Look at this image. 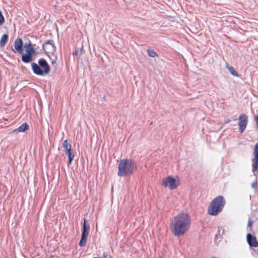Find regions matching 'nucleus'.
Masks as SVG:
<instances>
[{"mask_svg":"<svg viewBox=\"0 0 258 258\" xmlns=\"http://www.w3.org/2000/svg\"><path fill=\"white\" fill-rule=\"evenodd\" d=\"M256 184H257V182H255L252 183V187L253 188L255 187H256Z\"/></svg>","mask_w":258,"mask_h":258,"instance_id":"25","label":"nucleus"},{"mask_svg":"<svg viewBox=\"0 0 258 258\" xmlns=\"http://www.w3.org/2000/svg\"><path fill=\"white\" fill-rule=\"evenodd\" d=\"M42 48L46 53H52L56 50V47L52 40H46L42 45Z\"/></svg>","mask_w":258,"mask_h":258,"instance_id":"6","label":"nucleus"},{"mask_svg":"<svg viewBox=\"0 0 258 258\" xmlns=\"http://www.w3.org/2000/svg\"><path fill=\"white\" fill-rule=\"evenodd\" d=\"M52 64H53V63H55V61H52Z\"/></svg>","mask_w":258,"mask_h":258,"instance_id":"26","label":"nucleus"},{"mask_svg":"<svg viewBox=\"0 0 258 258\" xmlns=\"http://www.w3.org/2000/svg\"><path fill=\"white\" fill-rule=\"evenodd\" d=\"M252 166L253 169L257 170L258 173V163L256 165V160H255L254 163L252 164Z\"/></svg>","mask_w":258,"mask_h":258,"instance_id":"22","label":"nucleus"},{"mask_svg":"<svg viewBox=\"0 0 258 258\" xmlns=\"http://www.w3.org/2000/svg\"><path fill=\"white\" fill-rule=\"evenodd\" d=\"M22 60L25 63H29L33 60V54L30 53H27L22 54Z\"/></svg>","mask_w":258,"mask_h":258,"instance_id":"10","label":"nucleus"},{"mask_svg":"<svg viewBox=\"0 0 258 258\" xmlns=\"http://www.w3.org/2000/svg\"><path fill=\"white\" fill-rule=\"evenodd\" d=\"M211 258H217L216 256H213Z\"/></svg>","mask_w":258,"mask_h":258,"instance_id":"28","label":"nucleus"},{"mask_svg":"<svg viewBox=\"0 0 258 258\" xmlns=\"http://www.w3.org/2000/svg\"><path fill=\"white\" fill-rule=\"evenodd\" d=\"M31 66L33 73L37 75L43 76L50 72V66L43 58L38 60V64L32 63Z\"/></svg>","mask_w":258,"mask_h":258,"instance_id":"4","label":"nucleus"},{"mask_svg":"<svg viewBox=\"0 0 258 258\" xmlns=\"http://www.w3.org/2000/svg\"><path fill=\"white\" fill-rule=\"evenodd\" d=\"M247 243L250 247H256L258 246V242L256 240L255 236L251 234H247L246 236Z\"/></svg>","mask_w":258,"mask_h":258,"instance_id":"9","label":"nucleus"},{"mask_svg":"<svg viewBox=\"0 0 258 258\" xmlns=\"http://www.w3.org/2000/svg\"><path fill=\"white\" fill-rule=\"evenodd\" d=\"M65 153L68 157V163L70 164L73 160L74 154L72 152V150H68V151L65 152Z\"/></svg>","mask_w":258,"mask_h":258,"instance_id":"17","label":"nucleus"},{"mask_svg":"<svg viewBox=\"0 0 258 258\" xmlns=\"http://www.w3.org/2000/svg\"><path fill=\"white\" fill-rule=\"evenodd\" d=\"M5 22V18L3 15V14L0 10V26H2Z\"/></svg>","mask_w":258,"mask_h":258,"instance_id":"21","label":"nucleus"},{"mask_svg":"<svg viewBox=\"0 0 258 258\" xmlns=\"http://www.w3.org/2000/svg\"><path fill=\"white\" fill-rule=\"evenodd\" d=\"M93 258H98V257H93Z\"/></svg>","mask_w":258,"mask_h":258,"instance_id":"29","label":"nucleus"},{"mask_svg":"<svg viewBox=\"0 0 258 258\" xmlns=\"http://www.w3.org/2000/svg\"><path fill=\"white\" fill-rule=\"evenodd\" d=\"M253 155L255 160H256V164L258 163V143H256L254 146L253 150Z\"/></svg>","mask_w":258,"mask_h":258,"instance_id":"18","label":"nucleus"},{"mask_svg":"<svg viewBox=\"0 0 258 258\" xmlns=\"http://www.w3.org/2000/svg\"><path fill=\"white\" fill-rule=\"evenodd\" d=\"M226 67L229 70V71L230 72L232 75L237 77H238L239 76V75L236 71H235L234 68L231 66H230L228 64V63H226Z\"/></svg>","mask_w":258,"mask_h":258,"instance_id":"15","label":"nucleus"},{"mask_svg":"<svg viewBox=\"0 0 258 258\" xmlns=\"http://www.w3.org/2000/svg\"><path fill=\"white\" fill-rule=\"evenodd\" d=\"M136 168L134 161L128 159H120L118 165L117 175L120 177L130 176Z\"/></svg>","mask_w":258,"mask_h":258,"instance_id":"2","label":"nucleus"},{"mask_svg":"<svg viewBox=\"0 0 258 258\" xmlns=\"http://www.w3.org/2000/svg\"><path fill=\"white\" fill-rule=\"evenodd\" d=\"M15 48H13V46H11L12 50L16 53V51L19 52L20 54L23 53V42L21 38H17L15 41L14 44Z\"/></svg>","mask_w":258,"mask_h":258,"instance_id":"7","label":"nucleus"},{"mask_svg":"<svg viewBox=\"0 0 258 258\" xmlns=\"http://www.w3.org/2000/svg\"><path fill=\"white\" fill-rule=\"evenodd\" d=\"M29 128V125L27 123H24L17 128L13 130V132H24Z\"/></svg>","mask_w":258,"mask_h":258,"instance_id":"13","label":"nucleus"},{"mask_svg":"<svg viewBox=\"0 0 258 258\" xmlns=\"http://www.w3.org/2000/svg\"><path fill=\"white\" fill-rule=\"evenodd\" d=\"M232 120L235 121L236 120V118H230V119H228L226 120H225V123H228L231 122Z\"/></svg>","mask_w":258,"mask_h":258,"instance_id":"23","label":"nucleus"},{"mask_svg":"<svg viewBox=\"0 0 258 258\" xmlns=\"http://www.w3.org/2000/svg\"><path fill=\"white\" fill-rule=\"evenodd\" d=\"M9 36L8 34H5L2 35L0 40V46L3 47L6 45V43L8 41Z\"/></svg>","mask_w":258,"mask_h":258,"instance_id":"14","label":"nucleus"},{"mask_svg":"<svg viewBox=\"0 0 258 258\" xmlns=\"http://www.w3.org/2000/svg\"><path fill=\"white\" fill-rule=\"evenodd\" d=\"M190 218L186 213H180L175 216L173 220L172 231L175 236L183 235L189 229Z\"/></svg>","mask_w":258,"mask_h":258,"instance_id":"1","label":"nucleus"},{"mask_svg":"<svg viewBox=\"0 0 258 258\" xmlns=\"http://www.w3.org/2000/svg\"><path fill=\"white\" fill-rule=\"evenodd\" d=\"M109 258H112V257H109Z\"/></svg>","mask_w":258,"mask_h":258,"instance_id":"30","label":"nucleus"},{"mask_svg":"<svg viewBox=\"0 0 258 258\" xmlns=\"http://www.w3.org/2000/svg\"><path fill=\"white\" fill-rule=\"evenodd\" d=\"M88 236V235L81 234V238L79 243L80 246L83 247L86 245Z\"/></svg>","mask_w":258,"mask_h":258,"instance_id":"16","label":"nucleus"},{"mask_svg":"<svg viewBox=\"0 0 258 258\" xmlns=\"http://www.w3.org/2000/svg\"><path fill=\"white\" fill-rule=\"evenodd\" d=\"M147 51L148 55L150 57H155L158 56L157 52L153 49H148Z\"/></svg>","mask_w":258,"mask_h":258,"instance_id":"20","label":"nucleus"},{"mask_svg":"<svg viewBox=\"0 0 258 258\" xmlns=\"http://www.w3.org/2000/svg\"><path fill=\"white\" fill-rule=\"evenodd\" d=\"M24 47L26 49V51L27 53H30L32 54L35 53V49L33 48L30 41H29L28 42H26L24 44Z\"/></svg>","mask_w":258,"mask_h":258,"instance_id":"11","label":"nucleus"},{"mask_svg":"<svg viewBox=\"0 0 258 258\" xmlns=\"http://www.w3.org/2000/svg\"><path fill=\"white\" fill-rule=\"evenodd\" d=\"M247 123V116L244 114L239 115L238 125L239 127V132L242 133L245 129Z\"/></svg>","mask_w":258,"mask_h":258,"instance_id":"8","label":"nucleus"},{"mask_svg":"<svg viewBox=\"0 0 258 258\" xmlns=\"http://www.w3.org/2000/svg\"><path fill=\"white\" fill-rule=\"evenodd\" d=\"M225 202L223 196H219L214 199L209 206L208 213L212 216H216L220 213L224 206Z\"/></svg>","mask_w":258,"mask_h":258,"instance_id":"3","label":"nucleus"},{"mask_svg":"<svg viewBox=\"0 0 258 258\" xmlns=\"http://www.w3.org/2000/svg\"><path fill=\"white\" fill-rule=\"evenodd\" d=\"M252 225V222L250 220H248V223H247V227H250Z\"/></svg>","mask_w":258,"mask_h":258,"instance_id":"24","label":"nucleus"},{"mask_svg":"<svg viewBox=\"0 0 258 258\" xmlns=\"http://www.w3.org/2000/svg\"><path fill=\"white\" fill-rule=\"evenodd\" d=\"M162 185L165 187H168L170 189H175L178 185L175 178L171 176H168L162 179Z\"/></svg>","mask_w":258,"mask_h":258,"instance_id":"5","label":"nucleus"},{"mask_svg":"<svg viewBox=\"0 0 258 258\" xmlns=\"http://www.w3.org/2000/svg\"><path fill=\"white\" fill-rule=\"evenodd\" d=\"M63 147L64 149V151H68V150H71V145L68 143L67 140H65L63 143Z\"/></svg>","mask_w":258,"mask_h":258,"instance_id":"19","label":"nucleus"},{"mask_svg":"<svg viewBox=\"0 0 258 258\" xmlns=\"http://www.w3.org/2000/svg\"><path fill=\"white\" fill-rule=\"evenodd\" d=\"M218 232H220V228L219 227L218 228Z\"/></svg>","mask_w":258,"mask_h":258,"instance_id":"27","label":"nucleus"},{"mask_svg":"<svg viewBox=\"0 0 258 258\" xmlns=\"http://www.w3.org/2000/svg\"><path fill=\"white\" fill-rule=\"evenodd\" d=\"M90 231V226L89 224H86V219H84L83 229L82 234L88 235Z\"/></svg>","mask_w":258,"mask_h":258,"instance_id":"12","label":"nucleus"}]
</instances>
